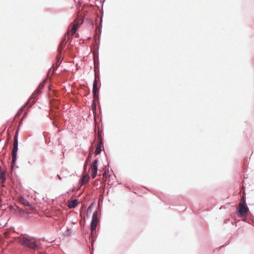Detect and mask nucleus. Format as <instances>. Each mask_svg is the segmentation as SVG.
Masks as SVG:
<instances>
[{
  "mask_svg": "<svg viewBox=\"0 0 254 254\" xmlns=\"http://www.w3.org/2000/svg\"><path fill=\"white\" fill-rule=\"evenodd\" d=\"M243 202L241 201L236 208V214L238 217L244 218L248 216L249 208L246 204V198L244 196L242 197Z\"/></svg>",
  "mask_w": 254,
  "mask_h": 254,
  "instance_id": "obj_1",
  "label": "nucleus"
},
{
  "mask_svg": "<svg viewBox=\"0 0 254 254\" xmlns=\"http://www.w3.org/2000/svg\"><path fill=\"white\" fill-rule=\"evenodd\" d=\"M45 85V81L41 82L37 88L33 92L32 95L28 99L27 101V104L29 105V108H30L36 102L37 98V97L41 93V91L44 88Z\"/></svg>",
  "mask_w": 254,
  "mask_h": 254,
  "instance_id": "obj_2",
  "label": "nucleus"
},
{
  "mask_svg": "<svg viewBox=\"0 0 254 254\" xmlns=\"http://www.w3.org/2000/svg\"><path fill=\"white\" fill-rule=\"evenodd\" d=\"M94 74H95V79L93 81V89H92V92H93V96L94 99V100H98L99 99V92L100 90V87H98V82L97 81V77H98L99 79V72L98 73L95 69L94 70Z\"/></svg>",
  "mask_w": 254,
  "mask_h": 254,
  "instance_id": "obj_3",
  "label": "nucleus"
},
{
  "mask_svg": "<svg viewBox=\"0 0 254 254\" xmlns=\"http://www.w3.org/2000/svg\"><path fill=\"white\" fill-rule=\"evenodd\" d=\"M13 147L12 149V163L11 165L13 166L12 167H14V165L15 164L16 160H17V153L18 151V144H13Z\"/></svg>",
  "mask_w": 254,
  "mask_h": 254,
  "instance_id": "obj_4",
  "label": "nucleus"
},
{
  "mask_svg": "<svg viewBox=\"0 0 254 254\" xmlns=\"http://www.w3.org/2000/svg\"><path fill=\"white\" fill-rule=\"evenodd\" d=\"M66 36L65 35L64 37L62 39V41H61V42L59 44V48L58 50V52H61V53H62L63 50L64 49V48L65 47V45L67 42L66 41Z\"/></svg>",
  "mask_w": 254,
  "mask_h": 254,
  "instance_id": "obj_5",
  "label": "nucleus"
},
{
  "mask_svg": "<svg viewBox=\"0 0 254 254\" xmlns=\"http://www.w3.org/2000/svg\"><path fill=\"white\" fill-rule=\"evenodd\" d=\"M62 53H61V52H58V54L56 57V67L54 69V71H56L57 69V68L60 66V64L62 62L63 60L62 59Z\"/></svg>",
  "mask_w": 254,
  "mask_h": 254,
  "instance_id": "obj_6",
  "label": "nucleus"
},
{
  "mask_svg": "<svg viewBox=\"0 0 254 254\" xmlns=\"http://www.w3.org/2000/svg\"><path fill=\"white\" fill-rule=\"evenodd\" d=\"M27 248L33 250H38L40 249V246H39L36 242L30 240V243L28 244Z\"/></svg>",
  "mask_w": 254,
  "mask_h": 254,
  "instance_id": "obj_7",
  "label": "nucleus"
},
{
  "mask_svg": "<svg viewBox=\"0 0 254 254\" xmlns=\"http://www.w3.org/2000/svg\"><path fill=\"white\" fill-rule=\"evenodd\" d=\"M78 203H79V201L78 200V199H74L70 201L68 203V204L67 205V207L69 209L74 208L77 206Z\"/></svg>",
  "mask_w": 254,
  "mask_h": 254,
  "instance_id": "obj_8",
  "label": "nucleus"
},
{
  "mask_svg": "<svg viewBox=\"0 0 254 254\" xmlns=\"http://www.w3.org/2000/svg\"><path fill=\"white\" fill-rule=\"evenodd\" d=\"M10 209L13 210L16 212H17L18 214L21 216L23 215V214L25 213V211L23 209L20 208L18 206H16L15 208H14L13 206H11Z\"/></svg>",
  "mask_w": 254,
  "mask_h": 254,
  "instance_id": "obj_9",
  "label": "nucleus"
},
{
  "mask_svg": "<svg viewBox=\"0 0 254 254\" xmlns=\"http://www.w3.org/2000/svg\"><path fill=\"white\" fill-rule=\"evenodd\" d=\"M95 234H96L95 231H93V232L91 231V232L90 234V236H89L90 239H91V246L92 247V249L90 252V254H93V245H94V242L95 241V239H94V237H95Z\"/></svg>",
  "mask_w": 254,
  "mask_h": 254,
  "instance_id": "obj_10",
  "label": "nucleus"
},
{
  "mask_svg": "<svg viewBox=\"0 0 254 254\" xmlns=\"http://www.w3.org/2000/svg\"><path fill=\"white\" fill-rule=\"evenodd\" d=\"M103 145L104 144H97V147L94 152L95 155L99 154L101 152L102 150L104 149Z\"/></svg>",
  "mask_w": 254,
  "mask_h": 254,
  "instance_id": "obj_11",
  "label": "nucleus"
},
{
  "mask_svg": "<svg viewBox=\"0 0 254 254\" xmlns=\"http://www.w3.org/2000/svg\"><path fill=\"white\" fill-rule=\"evenodd\" d=\"M102 131L100 130L99 129H98V133L96 134L95 138L97 140V141L96 143H103V139L102 137Z\"/></svg>",
  "mask_w": 254,
  "mask_h": 254,
  "instance_id": "obj_12",
  "label": "nucleus"
},
{
  "mask_svg": "<svg viewBox=\"0 0 254 254\" xmlns=\"http://www.w3.org/2000/svg\"><path fill=\"white\" fill-rule=\"evenodd\" d=\"M98 162L97 159H95L92 161L90 167V170H98Z\"/></svg>",
  "mask_w": 254,
  "mask_h": 254,
  "instance_id": "obj_13",
  "label": "nucleus"
},
{
  "mask_svg": "<svg viewBox=\"0 0 254 254\" xmlns=\"http://www.w3.org/2000/svg\"><path fill=\"white\" fill-rule=\"evenodd\" d=\"M29 243H30V240L28 238H23L20 240L21 244L26 247H28Z\"/></svg>",
  "mask_w": 254,
  "mask_h": 254,
  "instance_id": "obj_14",
  "label": "nucleus"
},
{
  "mask_svg": "<svg viewBox=\"0 0 254 254\" xmlns=\"http://www.w3.org/2000/svg\"><path fill=\"white\" fill-rule=\"evenodd\" d=\"M19 202L24 206H28L30 205V202L25 199L23 197L21 196L19 198Z\"/></svg>",
  "mask_w": 254,
  "mask_h": 254,
  "instance_id": "obj_15",
  "label": "nucleus"
},
{
  "mask_svg": "<svg viewBox=\"0 0 254 254\" xmlns=\"http://www.w3.org/2000/svg\"><path fill=\"white\" fill-rule=\"evenodd\" d=\"M89 176L88 175H86L85 176L83 177L79 181V183H81L82 184H85L87 183L89 180Z\"/></svg>",
  "mask_w": 254,
  "mask_h": 254,
  "instance_id": "obj_16",
  "label": "nucleus"
},
{
  "mask_svg": "<svg viewBox=\"0 0 254 254\" xmlns=\"http://www.w3.org/2000/svg\"><path fill=\"white\" fill-rule=\"evenodd\" d=\"M6 179L5 173L4 172H0V180H1V183H4Z\"/></svg>",
  "mask_w": 254,
  "mask_h": 254,
  "instance_id": "obj_17",
  "label": "nucleus"
},
{
  "mask_svg": "<svg viewBox=\"0 0 254 254\" xmlns=\"http://www.w3.org/2000/svg\"><path fill=\"white\" fill-rule=\"evenodd\" d=\"M97 228V224L96 222H91L90 223V229L91 231H96Z\"/></svg>",
  "mask_w": 254,
  "mask_h": 254,
  "instance_id": "obj_18",
  "label": "nucleus"
},
{
  "mask_svg": "<svg viewBox=\"0 0 254 254\" xmlns=\"http://www.w3.org/2000/svg\"><path fill=\"white\" fill-rule=\"evenodd\" d=\"M94 202H92L90 205L89 206H88L87 209V215H88V214H90L92 210V209L93 208V206L94 205Z\"/></svg>",
  "mask_w": 254,
  "mask_h": 254,
  "instance_id": "obj_19",
  "label": "nucleus"
},
{
  "mask_svg": "<svg viewBox=\"0 0 254 254\" xmlns=\"http://www.w3.org/2000/svg\"><path fill=\"white\" fill-rule=\"evenodd\" d=\"M92 110L93 113L95 114L96 113V104L95 103V100H93L91 104Z\"/></svg>",
  "mask_w": 254,
  "mask_h": 254,
  "instance_id": "obj_20",
  "label": "nucleus"
},
{
  "mask_svg": "<svg viewBox=\"0 0 254 254\" xmlns=\"http://www.w3.org/2000/svg\"><path fill=\"white\" fill-rule=\"evenodd\" d=\"M94 66H95V68L96 67L99 68V63L98 55L97 57V60L96 59V58L94 57Z\"/></svg>",
  "mask_w": 254,
  "mask_h": 254,
  "instance_id": "obj_21",
  "label": "nucleus"
},
{
  "mask_svg": "<svg viewBox=\"0 0 254 254\" xmlns=\"http://www.w3.org/2000/svg\"><path fill=\"white\" fill-rule=\"evenodd\" d=\"M78 25H74L73 26L72 28L70 30V32H71V35H73L76 32V30H77L78 28Z\"/></svg>",
  "mask_w": 254,
  "mask_h": 254,
  "instance_id": "obj_22",
  "label": "nucleus"
},
{
  "mask_svg": "<svg viewBox=\"0 0 254 254\" xmlns=\"http://www.w3.org/2000/svg\"><path fill=\"white\" fill-rule=\"evenodd\" d=\"M97 171L98 170H91V177L93 179L96 177Z\"/></svg>",
  "mask_w": 254,
  "mask_h": 254,
  "instance_id": "obj_23",
  "label": "nucleus"
},
{
  "mask_svg": "<svg viewBox=\"0 0 254 254\" xmlns=\"http://www.w3.org/2000/svg\"><path fill=\"white\" fill-rule=\"evenodd\" d=\"M13 143H18V131H16L14 137V141Z\"/></svg>",
  "mask_w": 254,
  "mask_h": 254,
  "instance_id": "obj_24",
  "label": "nucleus"
},
{
  "mask_svg": "<svg viewBox=\"0 0 254 254\" xmlns=\"http://www.w3.org/2000/svg\"><path fill=\"white\" fill-rule=\"evenodd\" d=\"M108 168H110V166L109 165V164L108 165ZM109 173V169H108V170H106L104 172L103 177H107V176H108Z\"/></svg>",
  "mask_w": 254,
  "mask_h": 254,
  "instance_id": "obj_25",
  "label": "nucleus"
},
{
  "mask_svg": "<svg viewBox=\"0 0 254 254\" xmlns=\"http://www.w3.org/2000/svg\"><path fill=\"white\" fill-rule=\"evenodd\" d=\"M98 217L97 216H95L94 215H92V220H91V222H93L94 221V222H96V221H98Z\"/></svg>",
  "mask_w": 254,
  "mask_h": 254,
  "instance_id": "obj_26",
  "label": "nucleus"
},
{
  "mask_svg": "<svg viewBox=\"0 0 254 254\" xmlns=\"http://www.w3.org/2000/svg\"><path fill=\"white\" fill-rule=\"evenodd\" d=\"M101 28H102V25H99V26L97 25V26H96V30L98 29V30L99 31V33H100V34H101V31H102Z\"/></svg>",
  "mask_w": 254,
  "mask_h": 254,
  "instance_id": "obj_27",
  "label": "nucleus"
},
{
  "mask_svg": "<svg viewBox=\"0 0 254 254\" xmlns=\"http://www.w3.org/2000/svg\"><path fill=\"white\" fill-rule=\"evenodd\" d=\"M28 207H29L30 209L32 210V211H34L36 210V207L33 205H32L31 204H30V205L29 206H28Z\"/></svg>",
  "mask_w": 254,
  "mask_h": 254,
  "instance_id": "obj_28",
  "label": "nucleus"
},
{
  "mask_svg": "<svg viewBox=\"0 0 254 254\" xmlns=\"http://www.w3.org/2000/svg\"><path fill=\"white\" fill-rule=\"evenodd\" d=\"M91 157H92L91 154L89 153L86 158V161L88 162L89 160V159L91 158Z\"/></svg>",
  "mask_w": 254,
  "mask_h": 254,
  "instance_id": "obj_29",
  "label": "nucleus"
},
{
  "mask_svg": "<svg viewBox=\"0 0 254 254\" xmlns=\"http://www.w3.org/2000/svg\"><path fill=\"white\" fill-rule=\"evenodd\" d=\"M87 166H88V162L85 161V162L84 164V166H83L84 170H85L87 168Z\"/></svg>",
  "mask_w": 254,
  "mask_h": 254,
  "instance_id": "obj_30",
  "label": "nucleus"
},
{
  "mask_svg": "<svg viewBox=\"0 0 254 254\" xmlns=\"http://www.w3.org/2000/svg\"><path fill=\"white\" fill-rule=\"evenodd\" d=\"M93 215H94L95 216H97L98 215V212L97 211H95L94 212H93Z\"/></svg>",
  "mask_w": 254,
  "mask_h": 254,
  "instance_id": "obj_31",
  "label": "nucleus"
},
{
  "mask_svg": "<svg viewBox=\"0 0 254 254\" xmlns=\"http://www.w3.org/2000/svg\"><path fill=\"white\" fill-rule=\"evenodd\" d=\"M243 221H244V222H248V223L250 224V223L248 221V220H247V218H245L244 219H243Z\"/></svg>",
  "mask_w": 254,
  "mask_h": 254,
  "instance_id": "obj_32",
  "label": "nucleus"
},
{
  "mask_svg": "<svg viewBox=\"0 0 254 254\" xmlns=\"http://www.w3.org/2000/svg\"><path fill=\"white\" fill-rule=\"evenodd\" d=\"M67 39H68V41L69 40L70 42H71V36H69V35L68 34V37H67Z\"/></svg>",
  "mask_w": 254,
  "mask_h": 254,
  "instance_id": "obj_33",
  "label": "nucleus"
},
{
  "mask_svg": "<svg viewBox=\"0 0 254 254\" xmlns=\"http://www.w3.org/2000/svg\"><path fill=\"white\" fill-rule=\"evenodd\" d=\"M57 177H58V179L60 180H61L62 179V178L61 177V176L59 175H57Z\"/></svg>",
  "mask_w": 254,
  "mask_h": 254,
  "instance_id": "obj_34",
  "label": "nucleus"
},
{
  "mask_svg": "<svg viewBox=\"0 0 254 254\" xmlns=\"http://www.w3.org/2000/svg\"><path fill=\"white\" fill-rule=\"evenodd\" d=\"M22 110V109H21L20 110H19V111L17 113V114H16V116H18V115H19V114L20 111V110Z\"/></svg>",
  "mask_w": 254,
  "mask_h": 254,
  "instance_id": "obj_35",
  "label": "nucleus"
},
{
  "mask_svg": "<svg viewBox=\"0 0 254 254\" xmlns=\"http://www.w3.org/2000/svg\"><path fill=\"white\" fill-rule=\"evenodd\" d=\"M8 142H9L8 138H7V140L5 141L4 143H8Z\"/></svg>",
  "mask_w": 254,
  "mask_h": 254,
  "instance_id": "obj_36",
  "label": "nucleus"
},
{
  "mask_svg": "<svg viewBox=\"0 0 254 254\" xmlns=\"http://www.w3.org/2000/svg\"><path fill=\"white\" fill-rule=\"evenodd\" d=\"M75 187H73L72 188V191H75Z\"/></svg>",
  "mask_w": 254,
  "mask_h": 254,
  "instance_id": "obj_37",
  "label": "nucleus"
},
{
  "mask_svg": "<svg viewBox=\"0 0 254 254\" xmlns=\"http://www.w3.org/2000/svg\"><path fill=\"white\" fill-rule=\"evenodd\" d=\"M23 235H25V236H27V237H28V235H27L26 234H23Z\"/></svg>",
  "mask_w": 254,
  "mask_h": 254,
  "instance_id": "obj_38",
  "label": "nucleus"
},
{
  "mask_svg": "<svg viewBox=\"0 0 254 254\" xmlns=\"http://www.w3.org/2000/svg\"><path fill=\"white\" fill-rule=\"evenodd\" d=\"M39 240H45V238H43L40 239Z\"/></svg>",
  "mask_w": 254,
  "mask_h": 254,
  "instance_id": "obj_39",
  "label": "nucleus"
},
{
  "mask_svg": "<svg viewBox=\"0 0 254 254\" xmlns=\"http://www.w3.org/2000/svg\"><path fill=\"white\" fill-rule=\"evenodd\" d=\"M39 254H47L46 253H40Z\"/></svg>",
  "mask_w": 254,
  "mask_h": 254,
  "instance_id": "obj_40",
  "label": "nucleus"
},
{
  "mask_svg": "<svg viewBox=\"0 0 254 254\" xmlns=\"http://www.w3.org/2000/svg\"><path fill=\"white\" fill-rule=\"evenodd\" d=\"M26 114V113H25V115H23V118H24V117H25V115Z\"/></svg>",
  "mask_w": 254,
  "mask_h": 254,
  "instance_id": "obj_41",
  "label": "nucleus"
},
{
  "mask_svg": "<svg viewBox=\"0 0 254 254\" xmlns=\"http://www.w3.org/2000/svg\"><path fill=\"white\" fill-rule=\"evenodd\" d=\"M15 167L16 168H18V167L17 166H15Z\"/></svg>",
  "mask_w": 254,
  "mask_h": 254,
  "instance_id": "obj_42",
  "label": "nucleus"
},
{
  "mask_svg": "<svg viewBox=\"0 0 254 254\" xmlns=\"http://www.w3.org/2000/svg\"><path fill=\"white\" fill-rule=\"evenodd\" d=\"M26 214H30V213H29V212H26Z\"/></svg>",
  "mask_w": 254,
  "mask_h": 254,
  "instance_id": "obj_43",
  "label": "nucleus"
},
{
  "mask_svg": "<svg viewBox=\"0 0 254 254\" xmlns=\"http://www.w3.org/2000/svg\"><path fill=\"white\" fill-rule=\"evenodd\" d=\"M102 19H101V23L102 24Z\"/></svg>",
  "mask_w": 254,
  "mask_h": 254,
  "instance_id": "obj_44",
  "label": "nucleus"
},
{
  "mask_svg": "<svg viewBox=\"0 0 254 254\" xmlns=\"http://www.w3.org/2000/svg\"><path fill=\"white\" fill-rule=\"evenodd\" d=\"M224 247V246H221L220 247V248H222V247Z\"/></svg>",
  "mask_w": 254,
  "mask_h": 254,
  "instance_id": "obj_45",
  "label": "nucleus"
}]
</instances>
